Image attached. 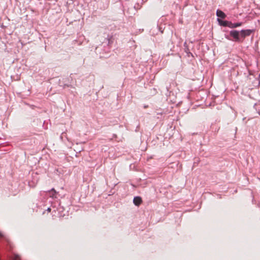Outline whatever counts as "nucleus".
I'll use <instances>...</instances> for the list:
<instances>
[{
    "label": "nucleus",
    "mask_w": 260,
    "mask_h": 260,
    "mask_svg": "<svg viewBox=\"0 0 260 260\" xmlns=\"http://www.w3.org/2000/svg\"><path fill=\"white\" fill-rule=\"evenodd\" d=\"M225 38L228 40H232L235 42H241L240 31L237 30H232L230 31V35H225Z\"/></svg>",
    "instance_id": "obj_1"
},
{
    "label": "nucleus",
    "mask_w": 260,
    "mask_h": 260,
    "mask_svg": "<svg viewBox=\"0 0 260 260\" xmlns=\"http://www.w3.org/2000/svg\"><path fill=\"white\" fill-rule=\"evenodd\" d=\"M253 31L251 29H242L240 31L241 39L244 40L245 37L249 36L252 32Z\"/></svg>",
    "instance_id": "obj_2"
},
{
    "label": "nucleus",
    "mask_w": 260,
    "mask_h": 260,
    "mask_svg": "<svg viewBox=\"0 0 260 260\" xmlns=\"http://www.w3.org/2000/svg\"><path fill=\"white\" fill-rule=\"evenodd\" d=\"M242 25V22L232 23L231 21L229 22V27L234 28L240 26Z\"/></svg>",
    "instance_id": "obj_3"
},
{
    "label": "nucleus",
    "mask_w": 260,
    "mask_h": 260,
    "mask_svg": "<svg viewBox=\"0 0 260 260\" xmlns=\"http://www.w3.org/2000/svg\"><path fill=\"white\" fill-rule=\"evenodd\" d=\"M217 21L219 22V24L221 26L229 27V24L230 21H227V20H222L221 19H220L219 18H217Z\"/></svg>",
    "instance_id": "obj_4"
},
{
    "label": "nucleus",
    "mask_w": 260,
    "mask_h": 260,
    "mask_svg": "<svg viewBox=\"0 0 260 260\" xmlns=\"http://www.w3.org/2000/svg\"><path fill=\"white\" fill-rule=\"evenodd\" d=\"M49 196L52 199L56 198L57 192L54 188H52L51 190L48 191Z\"/></svg>",
    "instance_id": "obj_5"
},
{
    "label": "nucleus",
    "mask_w": 260,
    "mask_h": 260,
    "mask_svg": "<svg viewBox=\"0 0 260 260\" xmlns=\"http://www.w3.org/2000/svg\"><path fill=\"white\" fill-rule=\"evenodd\" d=\"M216 15L219 17V18H220L221 19H224L226 17L225 13L220 10H217L216 11Z\"/></svg>",
    "instance_id": "obj_6"
},
{
    "label": "nucleus",
    "mask_w": 260,
    "mask_h": 260,
    "mask_svg": "<svg viewBox=\"0 0 260 260\" xmlns=\"http://www.w3.org/2000/svg\"><path fill=\"white\" fill-rule=\"evenodd\" d=\"M142 199L139 197H135L134 198L133 202H134V204L136 206H139V205H140L141 203H142Z\"/></svg>",
    "instance_id": "obj_7"
},
{
    "label": "nucleus",
    "mask_w": 260,
    "mask_h": 260,
    "mask_svg": "<svg viewBox=\"0 0 260 260\" xmlns=\"http://www.w3.org/2000/svg\"><path fill=\"white\" fill-rule=\"evenodd\" d=\"M14 260H20L19 255L18 254H15L14 255Z\"/></svg>",
    "instance_id": "obj_8"
},
{
    "label": "nucleus",
    "mask_w": 260,
    "mask_h": 260,
    "mask_svg": "<svg viewBox=\"0 0 260 260\" xmlns=\"http://www.w3.org/2000/svg\"><path fill=\"white\" fill-rule=\"evenodd\" d=\"M47 211H48L49 212H50V211H51V208H48L47 209Z\"/></svg>",
    "instance_id": "obj_9"
},
{
    "label": "nucleus",
    "mask_w": 260,
    "mask_h": 260,
    "mask_svg": "<svg viewBox=\"0 0 260 260\" xmlns=\"http://www.w3.org/2000/svg\"><path fill=\"white\" fill-rule=\"evenodd\" d=\"M0 237H3V235L1 233H0Z\"/></svg>",
    "instance_id": "obj_10"
}]
</instances>
